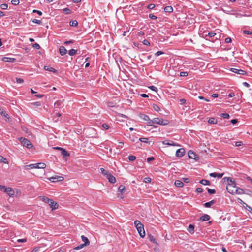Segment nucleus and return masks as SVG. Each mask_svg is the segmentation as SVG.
<instances>
[{
	"mask_svg": "<svg viewBox=\"0 0 252 252\" xmlns=\"http://www.w3.org/2000/svg\"><path fill=\"white\" fill-rule=\"evenodd\" d=\"M148 125L150 126H153L154 127H157V126H155L152 124H159L162 126L167 125L169 123V121L168 120L163 119L160 118H154L151 121L148 122Z\"/></svg>",
	"mask_w": 252,
	"mask_h": 252,
	"instance_id": "f257e3e1",
	"label": "nucleus"
},
{
	"mask_svg": "<svg viewBox=\"0 0 252 252\" xmlns=\"http://www.w3.org/2000/svg\"><path fill=\"white\" fill-rule=\"evenodd\" d=\"M19 140L21 143L28 149H31L33 147L32 143L27 138L21 137Z\"/></svg>",
	"mask_w": 252,
	"mask_h": 252,
	"instance_id": "f03ea898",
	"label": "nucleus"
},
{
	"mask_svg": "<svg viewBox=\"0 0 252 252\" xmlns=\"http://www.w3.org/2000/svg\"><path fill=\"white\" fill-rule=\"evenodd\" d=\"M188 156L189 158L198 160L199 159L198 156L193 151L189 150L188 152Z\"/></svg>",
	"mask_w": 252,
	"mask_h": 252,
	"instance_id": "7ed1b4c3",
	"label": "nucleus"
},
{
	"mask_svg": "<svg viewBox=\"0 0 252 252\" xmlns=\"http://www.w3.org/2000/svg\"><path fill=\"white\" fill-rule=\"evenodd\" d=\"M125 189H126L125 186L123 185H121L118 187V197H120L121 198H123L122 193L125 191Z\"/></svg>",
	"mask_w": 252,
	"mask_h": 252,
	"instance_id": "20e7f679",
	"label": "nucleus"
},
{
	"mask_svg": "<svg viewBox=\"0 0 252 252\" xmlns=\"http://www.w3.org/2000/svg\"><path fill=\"white\" fill-rule=\"evenodd\" d=\"M230 70L232 72H234V73H237L238 74L245 75V74H247V72L245 71H244L243 70H241V69H238L237 68H232L230 69Z\"/></svg>",
	"mask_w": 252,
	"mask_h": 252,
	"instance_id": "39448f33",
	"label": "nucleus"
},
{
	"mask_svg": "<svg viewBox=\"0 0 252 252\" xmlns=\"http://www.w3.org/2000/svg\"><path fill=\"white\" fill-rule=\"evenodd\" d=\"M185 154V150L184 148H180L176 151V156L177 157H182Z\"/></svg>",
	"mask_w": 252,
	"mask_h": 252,
	"instance_id": "423d86ee",
	"label": "nucleus"
},
{
	"mask_svg": "<svg viewBox=\"0 0 252 252\" xmlns=\"http://www.w3.org/2000/svg\"><path fill=\"white\" fill-rule=\"evenodd\" d=\"M0 114H1V116H2L4 118L5 121H7L9 120V117L8 116V114L3 109V108L1 107L0 106Z\"/></svg>",
	"mask_w": 252,
	"mask_h": 252,
	"instance_id": "0eeeda50",
	"label": "nucleus"
},
{
	"mask_svg": "<svg viewBox=\"0 0 252 252\" xmlns=\"http://www.w3.org/2000/svg\"><path fill=\"white\" fill-rule=\"evenodd\" d=\"M64 178L62 176H55L54 177H50L49 180L51 182H55L56 181H61L63 180Z\"/></svg>",
	"mask_w": 252,
	"mask_h": 252,
	"instance_id": "6e6552de",
	"label": "nucleus"
},
{
	"mask_svg": "<svg viewBox=\"0 0 252 252\" xmlns=\"http://www.w3.org/2000/svg\"><path fill=\"white\" fill-rule=\"evenodd\" d=\"M236 186H227L226 187V190L227 191L232 194H235V189H236Z\"/></svg>",
	"mask_w": 252,
	"mask_h": 252,
	"instance_id": "1a4fd4ad",
	"label": "nucleus"
},
{
	"mask_svg": "<svg viewBox=\"0 0 252 252\" xmlns=\"http://www.w3.org/2000/svg\"><path fill=\"white\" fill-rule=\"evenodd\" d=\"M4 192L7 193V194L10 196H13L14 195V191L11 188H6L5 189Z\"/></svg>",
	"mask_w": 252,
	"mask_h": 252,
	"instance_id": "9d476101",
	"label": "nucleus"
},
{
	"mask_svg": "<svg viewBox=\"0 0 252 252\" xmlns=\"http://www.w3.org/2000/svg\"><path fill=\"white\" fill-rule=\"evenodd\" d=\"M106 178L108 180L109 182L111 183H114L116 181L115 177L109 173L107 175Z\"/></svg>",
	"mask_w": 252,
	"mask_h": 252,
	"instance_id": "9b49d317",
	"label": "nucleus"
},
{
	"mask_svg": "<svg viewBox=\"0 0 252 252\" xmlns=\"http://www.w3.org/2000/svg\"><path fill=\"white\" fill-rule=\"evenodd\" d=\"M140 237L142 238H144L145 236V232L144 229V226L141 227L140 228H136Z\"/></svg>",
	"mask_w": 252,
	"mask_h": 252,
	"instance_id": "f8f14e48",
	"label": "nucleus"
},
{
	"mask_svg": "<svg viewBox=\"0 0 252 252\" xmlns=\"http://www.w3.org/2000/svg\"><path fill=\"white\" fill-rule=\"evenodd\" d=\"M52 210L56 209L58 208V204L57 202L52 200L51 202L48 204Z\"/></svg>",
	"mask_w": 252,
	"mask_h": 252,
	"instance_id": "ddd939ff",
	"label": "nucleus"
},
{
	"mask_svg": "<svg viewBox=\"0 0 252 252\" xmlns=\"http://www.w3.org/2000/svg\"><path fill=\"white\" fill-rule=\"evenodd\" d=\"M224 173H216V172H213V173H211L209 175L211 176V177H217L218 178H221L222 177V176H223L224 175Z\"/></svg>",
	"mask_w": 252,
	"mask_h": 252,
	"instance_id": "4468645a",
	"label": "nucleus"
},
{
	"mask_svg": "<svg viewBox=\"0 0 252 252\" xmlns=\"http://www.w3.org/2000/svg\"><path fill=\"white\" fill-rule=\"evenodd\" d=\"M63 106V101L62 100H57L54 103V108H61Z\"/></svg>",
	"mask_w": 252,
	"mask_h": 252,
	"instance_id": "2eb2a0df",
	"label": "nucleus"
},
{
	"mask_svg": "<svg viewBox=\"0 0 252 252\" xmlns=\"http://www.w3.org/2000/svg\"><path fill=\"white\" fill-rule=\"evenodd\" d=\"M35 168L37 169H44L46 168V164L44 163L41 162V163H37L34 164Z\"/></svg>",
	"mask_w": 252,
	"mask_h": 252,
	"instance_id": "dca6fc26",
	"label": "nucleus"
},
{
	"mask_svg": "<svg viewBox=\"0 0 252 252\" xmlns=\"http://www.w3.org/2000/svg\"><path fill=\"white\" fill-rule=\"evenodd\" d=\"M1 60L5 62L14 63L16 61V59L13 58L3 57Z\"/></svg>",
	"mask_w": 252,
	"mask_h": 252,
	"instance_id": "f3484780",
	"label": "nucleus"
},
{
	"mask_svg": "<svg viewBox=\"0 0 252 252\" xmlns=\"http://www.w3.org/2000/svg\"><path fill=\"white\" fill-rule=\"evenodd\" d=\"M59 52L61 55L63 56L66 54L67 50L64 46H61L59 48Z\"/></svg>",
	"mask_w": 252,
	"mask_h": 252,
	"instance_id": "a211bd4d",
	"label": "nucleus"
},
{
	"mask_svg": "<svg viewBox=\"0 0 252 252\" xmlns=\"http://www.w3.org/2000/svg\"><path fill=\"white\" fill-rule=\"evenodd\" d=\"M216 202V201L215 200H212L209 202H206V203H205L204 204H203V206L206 207V208H209L212 205H213V204H214Z\"/></svg>",
	"mask_w": 252,
	"mask_h": 252,
	"instance_id": "6ab92c4d",
	"label": "nucleus"
},
{
	"mask_svg": "<svg viewBox=\"0 0 252 252\" xmlns=\"http://www.w3.org/2000/svg\"><path fill=\"white\" fill-rule=\"evenodd\" d=\"M139 117L143 120L148 121V122L152 120L150 119V118L148 115L144 114H140L139 115Z\"/></svg>",
	"mask_w": 252,
	"mask_h": 252,
	"instance_id": "aec40b11",
	"label": "nucleus"
},
{
	"mask_svg": "<svg viewBox=\"0 0 252 252\" xmlns=\"http://www.w3.org/2000/svg\"><path fill=\"white\" fill-rule=\"evenodd\" d=\"M236 182L232 180V178L229 177L228 179H227V186H236Z\"/></svg>",
	"mask_w": 252,
	"mask_h": 252,
	"instance_id": "412c9836",
	"label": "nucleus"
},
{
	"mask_svg": "<svg viewBox=\"0 0 252 252\" xmlns=\"http://www.w3.org/2000/svg\"><path fill=\"white\" fill-rule=\"evenodd\" d=\"M162 143L164 145H167L169 146H180V145L173 141H171V143L168 142L167 141L165 140L162 142Z\"/></svg>",
	"mask_w": 252,
	"mask_h": 252,
	"instance_id": "4be33fe9",
	"label": "nucleus"
},
{
	"mask_svg": "<svg viewBox=\"0 0 252 252\" xmlns=\"http://www.w3.org/2000/svg\"><path fill=\"white\" fill-rule=\"evenodd\" d=\"M174 185L177 187L181 188L183 186L184 184L182 181L179 180H177L175 181Z\"/></svg>",
	"mask_w": 252,
	"mask_h": 252,
	"instance_id": "5701e85b",
	"label": "nucleus"
},
{
	"mask_svg": "<svg viewBox=\"0 0 252 252\" xmlns=\"http://www.w3.org/2000/svg\"><path fill=\"white\" fill-rule=\"evenodd\" d=\"M39 198L40 200L47 204H49L50 202L52 201V199H50L46 196H40Z\"/></svg>",
	"mask_w": 252,
	"mask_h": 252,
	"instance_id": "b1692460",
	"label": "nucleus"
},
{
	"mask_svg": "<svg viewBox=\"0 0 252 252\" xmlns=\"http://www.w3.org/2000/svg\"><path fill=\"white\" fill-rule=\"evenodd\" d=\"M44 69H45V70H46L47 71L52 72L53 73L57 72V71L55 69H54V68H53L50 66H45Z\"/></svg>",
	"mask_w": 252,
	"mask_h": 252,
	"instance_id": "393cba45",
	"label": "nucleus"
},
{
	"mask_svg": "<svg viewBox=\"0 0 252 252\" xmlns=\"http://www.w3.org/2000/svg\"><path fill=\"white\" fill-rule=\"evenodd\" d=\"M210 219V216L209 215L207 214H205L200 217V220H201L202 221H206L209 220Z\"/></svg>",
	"mask_w": 252,
	"mask_h": 252,
	"instance_id": "a878e982",
	"label": "nucleus"
},
{
	"mask_svg": "<svg viewBox=\"0 0 252 252\" xmlns=\"http://www.w3.org/2000/svg\"><path fill=\"white\" fill-rule=\"evenodd\" d=\"M82 240L84 242V245H88L90 244V241L84 235L81 236Z\"/></svg>",
	"mask_w": 252,
	"mask_h": 252,
	"instance_id": "bb28decb",
	"label": "nucleus"
},
{
	"mask_svg": "<svg viewBox=\"0 0 252 252\" xmlns=\"http://www.w3.org/2000/svg\"><path fill=\"white\" fill-rule=\"evenodd\" d=\"M188 231L191 234H193L194 232V226L193 224H189L188 228Z\"/></svg>",
	"mask_w": 252,
	"mask_h": 252,
	"instance_id": "cd10ccee",
	"label": "nucleus"
},
{
	"mask_svg": "<svg viewBox=\"0 0 252 252\" xmlns=\"http://www.w3.org/2000/svg\"><path fill=\"white\" fill-rule=\"evenodd\" d=\"M244 193V190L240 188L237 187L236 189H235V194H242Z\"/></svg>",
	"mask_w": 252,
	"mask_h": 252,
	"instance_id": "c85d7f7f",
	"label": "nucleus"
},
{
	"mask_svg": "<svg viewBox=\"0 0 252 252\" xmlns=\"http://www.w3.org/2000/svg\"><path fill=\"white\" fill-rule=\"evenodd\" d=\"M164 10L165 12L171 13L173 11V9L172 6H167L164 7Z\"/></svg>",
	"mask_w": 252,
	"mask_h": 252,
	"instance_id": "c756f323",
	"label": "nucleus"
},
{
	"mask_svg": "<svg viewBox=\"0 0 252 252\" xmlns=\"http://www.w3.org/2000/svg\"><path fill=\"white\" fill-rule=\"evenodd\" d=\"M61 153L62 155L63 156V158L69 156V153L63 148V149H61Z\"/></svg>",
	"mask_w": 252,
	"mask_h": 252,
	"instance_id": "7c9ffc66",
	"label": "nucleus"
},
{
	"mask_svg": "<svg viewBox=\"0 0 252 252\" xmlns=\"http://www.w3.org/2000/svg\"><path fill=\"white\" fill-rule=\"evenodd\" d=\"M134 224L136 228L144 226L141 223V222L138 220H135Z\"/></svg>",
	"mask_w": 252,
	"mask_h": 252,
	"instance_id": "2f4dec72",
	"label": "nucleus"
},
{
	"mask_svg": "<svg viewBox=\"0 0 252 252\" xmlns=\"http://www.w3.org/2000/svg\"><path fill=\"white\" fill-rule=\"evenodd\" d=\"M199 183L204 185H210V182L209 180H205V179L201 180L200 181Z\"/></svg>",
	"mask_w": 252,
	"mask_h": 252,
	"instance_id": "473e14b6",
	"label": "nucleus"
},
{
	"mask_svg": "<svg viewBox=\"0 0 252 252\" xmlns=\"http://www.w3.org/2000/svg\"><path fill=\"white\" fill-rule=\"evenodd\" d=\"M35 166H34V164H31L30 165H25L24 168L25 170H28L31 169L35 168Z\"/></svg>",
	"mask_w": 252,
	"mask_h": 252,
	"instance_id": "72a5a7b5",
	"label": "nucleus"
},
{
	"mask_svg": "<svg viewBox=\"0 0 252 252\" xmlns=\"http://www.w3.org/2000/svg\"><path fill=\"white\" fill-rule=\"evenodd\" d=\"M101 173L105 176V177L107 176V175L109 174V172L107 170H105L103 168H101L100 169Z\"/></svg>",
	"mask_w": 252,
	"mask_h": 252,
	"instance_id": "f704fd0d",
	"label": "nucleus"
},
{
	"mask_svg": "<svg viewBox=\"0 0 252 252\" xmlns=\"http://www.w3.org/2000/svg\"><path fill=\"white\" fill-rule=\"evenodd\" d=\"M0 162L3 163H8L7 159L3 156L0 155Z\"/></svg>",
	"mask_w": 252,
	"mask_h": 252,
	"instance_id": "c9c22d12",
	"label": "nucleus"
},
{
	"mask_svg": "<svg viewBox=\"0 0 252 252\" xmlns=\"http://www.w3.org/2000/svg\"><path fill=\"white\" fill-rule=\"evenodd\" d=\"M69 25L71 26L76 27L78 25V22L76 20L71 21L69 22Z\"/></svg>",
	"mask_w": 252,
	"mask_h": 252,
	"instance_id": "e433bc0d",
	"label": "nucleus"
},
{
	"mask_svg": "<svg viewBox=\"0 0 252 252\" xmlns=\"http://www.w3.org/2000/svg\"><path fill=\"white\" fill-rule=\"evenodd\" d=\"M77 53V50L75 49H70L68 51V54L70 56H73Z\"/></svg>",
	"mask_w": 252,
	"mask_h": 252,
	"instance_id": "4c0bfd02",
	"label": "nucleus"
},
{
	"mask_svg": "<svg viewBox=\"0 0 252 252\" xmlns=\"http://www.w3.org/2000/svg\"><path fill=\"white\" fill-rule=\"evenodd\" d=\"M152 107L154 110L157 112H159L160 110L159 107L156 104H153Z\"/></svg>",
	"mask_w": 252,
	"mask_h": 252,
	"instance_id": "58836bf2",
	"label": "nucleus"
},
{
	"mask_svg": "<svg viewBox=\"0 0 252 252\" xmlns=\"http://www.w3.org/2000/svg\"><path fill=\"white\" fill-rule=\"evenodd\" d=\"M217 120L214 118H211L208 120V123L212 124L217 123Z\"/></svg>",
	"mask_w": 252,
	"mask_h": 252,
	"instance_id": "ea45409f",
	"label": "nucleus"
},
{
	"mask_svg": "<svg viewBox=\"0 0 252 252\" xmlns=\"http://www.w3.org/2000/svg\"><path fill=\"white\" fill-rule=\"evenodd\" d=\"M216 35V33L214 32H210L207 34H205V36H209L210 38L214 37Z\"/></svg>",
	"mask_w": 252,
	"mask_h": 252,
	"instance_id": "a19ab883",
	"label": "nucleus"
},
{
	"mask_svg": "<svg viewBox=\"0 0 252 252\" xmlns=\"http://www.w3.org/2000/svg\"><path fill=\"white\" fill-rule=\"evenodd\" d=\"M139 140L143 143H147L148 142L149 139L146 137H141L139 138Z\"/></svg>",
	"mask_w": 252,
	"mask_h": 252,
	"instance_id": "79ce46f5",
	"label": "nucleus"
},
{
	"mask_svg": "<svg viewBox=\"0 0 252 252\" xmlns=\"http://www.w3.org/2000/svg\"><path fill=\"white\" fill-rule=\"evenodd\" d=\"M148 237L150 240V241L153 243H156L155 239L154 237L150 234H148Z\"/></svg>",
	"mask_w": 252,
	"mask_h": 252,
	"instance_id": "37998d69",
	"label": "nucleus"
},
{
	"mask_svg": "<svg viewBox=\"0 0 252 252\" xmlns=\"http://www.w3.org/2000/svg\"><path fill=\"white\" fill-rule=\"evenodd\" d=\"M86 246L87 245H84V243H83V244H80V245L77 246V247H75L74 248V249L75 250H80V249L83 248V247H84L85 246Z\"/></svg>",
	"mask_w": 252,
	"mask_h": 252,
	"instance_id": "c03bdc74",
	"label": "nucleus"
},
{
	"mask_svg": "<svg viewBox=\"0 0 252 252\" xmlns=\"http://www.w3.org/2000/svg\"><path fill=\"white\" fill-rule=\"evenodd\" d=\"M63 12L65 13L66 14H69L71 13V10L70 9L68 8H65L63 9Z\"/></svg>",
	"mask_w": 252,
	"mask_h": 252,
	"instance_id": "a18cd8bd",
	"label": "nucleus"
},
{
	"mask_svg": "<svg viewBox=\"0 0 252 252\" xmlns=\"http://www.w3.org/2000/svg\"><path fill=\"white\" fill-rule=\"evenodd\" d=\"M206 189H207L208 192L210 194H214V193H216V190L214 189H210L208 188H207Z\"/></svg>",
	"mask_w": 252,
	"mask_h": 252,
	"instance_id": "49530a36",
	"label": "nucleus"
},
{
	"mask_svg": "<svg viewBox=\"0 0 252 252\" xmlns=\"http://www.w3.org/2000/svg\"><path fill=\"white\" fill-rule=\"evenodd\" d=\"M220 116L224 119H228L230 117L228 113H221Z\"/></svg>",
	"mask_w": 252,
	"mask_h": 252,
	"instance_id": "de8ad7c7",
	"label": "nucleus"
},
{
	"mask_svg": "<svg viewBox=\"0 0 252 252\" xmlns=\"http://www.w3.org/2000/svg\"><path fill=\"white\" fill-rule=\"evenodd\" d=\"M0 8L3 10H5L8 7V5L6 3H2L0 6Z\"/></svg>",
	"mask_w": 252,
	"mask_h": 252,
	"instance_id": "09e8293b",
	"label": "nucleus"
},
{
	"mask_svg": "<svg viewBox=\"0 0 252 252\" xmlns=\"http://www.w3.org/2000/svg\"><path fill=\"white\" fill-rule=\"evenodd\" d=\"M128 159L130 161H133L136 159V157L133 155L129 156Z\"/></svg>",
	"mask_w": 252,
	"mask_h": 252,
	"instance_id": "8fccbe9b",
	"label": "nucleus"
},
{
	"mask_svg": "<svg viewBox=\"0 0 252 252\" xmlns=\"http://www.w3.org/2000/svg\"><path fill=\"white\" fill-rule=\"evenodd\" d=\"M19 0H12L11 3L14 5H18L19 4Z\"/></svg>",
	"mask_w": 252,
	"mask_h": 252,
	"instance_id": "3c124183",
	"label": "nucleus"
},
{
	"mask_svg": "<svg viewBox=\"0 0 252 252\" xmlns=\"http://www.w3.org/2000/svg\"><path fill=\"white\" fill-rule=\"evenodd\" d=\"M102 127H103V128L104 129H105V130L108 129L110 128L108 124H102Z\"/></svg>",
	"mask_w": 252,
	"mask_h": 252,
	"instance_id": "603ef678",
	"label": "nucleus"
},
{
	"mask_svg": "<svg viewBox=\"0 0 252 252\" xmlns=\"http://www.w3.org/2000/svg\"><path fill=\"white\" fill-rule=\"evenodd\" d=\"M148 88L150 89H151V90L155 91V92H157L158 90V88L154 86H150Z\"/></svg>",
	"mask_w": 252,
	"mask_h": 252,
	"instance_id": "864d4df0",
	"label": "nucleus"
},
{
	"mask_svg": "<svg viewBox=\"0 0 252 252\" xmlns=\"http://www.w3.org/2000/svg\"><path fill=\"white\" fill-rule=\"evenodd\" d=\"M144 182L146 183H149L151 182V179L149 177H146L144 179Z\"/></svg>",
	"mask_w": 252,
	"mask_h": 252,
	"instance_id": "5fc2aeb1",
	"label": "nucleus"
},
{
	"mask_svg": "<svg viewBox=\"0 0 252 252\" xmlns=\"http://www.w3.org/2000/svg\"><path fill=\"white\" fill-rule=\"evenodd\" d=\"M164 54V52L163 51H158V52H157L155 54V56L156 57H158L159 55H162Z\"/></svg>",
	"mask_w": 252,
	"mask_h": 252,
	"instance_id": "6e6d98bb",
	"label": "nucleus"
},
{
	"mask_svg": "<svg viewBox=\"0 0 252 252\" xmlns=\"http://www.w3.org/2000/svg\"><path fill=\"white\" fill-rule=\"evenodd\" d=\"M243 32L244 34H247V35H252V32L251 31H248V30H244L243 31Z\"/></svg>",
	"mask_w": 252,
	"mask_h": 252,
	"instance_id": "4d7b16f0",
	"label": "nucleus"
},
{
	"mask_svg": "<svg viewBox=\"0 0 252 252\" xmlns=\"http://www.w3.org/2000/svg\"><path fill=\"white\" fill-rule=\"evenodd\" d=\"M188 73L187 72H181L180 73V76L182 77L187 76Z\"/></svg>",
	"mask_w": 252,
	"mask_h": 252,
	"instance_id": "13d9d810",
	"label": "nucleus"
},
{
	"mask_svg": "<svg viewBox=\"0 0 252 252\" xmlns=\"http://www.w3.org/2000/svg\"><path fill=\"white\" fill-rule=\"evenodd\" d=\"M32 22L34 23H36V24H42V22L41 20H37V19H33L32 20Z\"/></svg>",
	"mask_w": 252,
	"mask_h": 252,
	"instance_id": "bf43d9fd",
	"label": "nucleus"
},
{
	"mask_svg": "<svg viewBox=\"0 0 252 252\" xmlns=\"http://www.w3.org/2000/svg\"><path fill=\"white\" fill-rule=\"evenodd\" d=\"M32 12L33 13H36L38 14L40 16L42 15V12L41 11H39V10H37L34 9V10H33L32 11Z\"/></svg>",
	"mask_w": 252,
	"mask_h": 252,
	"instance_id": "052dcab7",
	"label": "nucleus"
},
{
	"mask_svg": "<svg viewBox=\"0 0 252 252\" xmlns=\"http://www.w3.org/2000/svg\"><path fill=\"white\" fill-rule=\"evenodd\" d=\"M155 4H149L147 6V8L149 9H153L154 8H155Z\"/></svg>",
	"mask_w": 252,
	"mask_h": 252,
	"instance_id": "680f3d73",
	"label": "nucleus"
},
{
	"mask_svg": "<svg viewBox=\"0 0 252 252\" xmlns=\"http://www.w3.org/2000/svg\"><path fill=\"white\" fill-rule=\"evenodd\" d=\"M16 82L18 83H22L24 82L23 79L20 78H16Z\"/></svg>",
	"mask_w": 252,
	"mask_h": 252,
	"instance_id": "e2e57ef3",
	"label": "nucleus"
},
{
	"mask_svg": "<svg viewBox=\"0 0 252 252\" xmlns=\"http://www.w3.org/2000/svg\"><path fill=\"white\" fill-rule=\"evenodd\" d=\"M149 17L150 19H153V20H156L157 19V16H155L154 15L152 14H149Z\"/></svg>",
	"mask_w": 252,
	"mask_h": 252,
	"instance_id": "0e129e2a",
	"label": "nucleus"
},
{
	"mask_svg": "<svg viewBox=\"0 0 252 252\" xmlns=\"http://www.w3.org/2000/svg\"><path fill=\"white\" fill-rule=\"evenodd\" d=\"M32 47L34 48L39 49L40 48V45L38 43H34L33 44Z\"/></svg>",
	"mask_w": 252,
	"mask_h": 252,
	"instance_id": "69168bd1",
	"label": "nucleus"
},
{
	"mask_svg": "<svg viewBox=\"0 0 252 252\" xmlns=\"http://www.w3.org/2000/svg\"><path fill=\"white\" fill-rule=\"evenodd\" d=\"M243 145V143L242 141H237L235 142V146L237 147L241 146Z\"/></svg>",
	"mask_w": 252,
	"mask_h": 252,
	"instance_id": "338daca9",
	"label": "nucleus"
},
{
	"mask_svg": "<svg viewBox=\"0 0 252 252\" xmlns=\"http://www.w3.org/2000/svg\"><path fill=\"white\" fill-rule=\"evenodd\" d=\"M245 207L247 210H248L250 212H252V208L249 206L248 204H245Z\"/></svg>",
	"mask_w": 252,
	"mask_h": 252,
	"instance_id": "774afa93",
	"label": "nucleus"
}]
</instances>
